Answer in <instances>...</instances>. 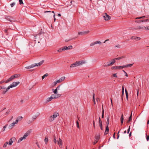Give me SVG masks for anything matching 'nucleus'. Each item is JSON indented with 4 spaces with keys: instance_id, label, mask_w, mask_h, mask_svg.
Masks as SVG:
<instances>
[{
    "instance_id": "f257e3e1",
    "label": "nucleus",
    "mask_w": 149,
    "mask_h": 149,
    "mask_svg": "<svg viewBox=\"0 0 149 149\" xmlns=\"http://www.w3.org/2000/svg\"><path fill=\"white\" fill-rule=\"evenodd\" d=\"M44 62V60H42L38 63H35L30 65L27 66L25 67L26 69H29L33 68L36 66H39L41 65Z\"/></svg>"
},
{
    "instance_id": "f03ea898",
    "label": "nucleus",
    "mask_w": 149,
    "mask_h": 149,
    "mask_svg": "<svg viewBox=\"0 0 149 149\" xmlns=\"http://www.w3.org/2000/svg\"><path fill=\"white\" fill-rule=\"evenodd\" d=\"M31 132L30 130H28L24 134L23 137H20L18 140L17 143H19L22 141L23 140L25 139L29 135Z\"/></svg>"
},
{
    "instance_id": "7ed1b4c3",
    "label": "nucleus",
    "mask_w": 149,
    "mask_h": 149,
    "mask_svg": "<svg viewBox=\"0 0 149 149\" xmlns=\"http://www.w3.org/2000/svg\"><path fill=\"white\" fill-rule=\"evenodd\" d=\"M19 84V82H14L8 87L7 90H9L10 88L14 87L17 86Z\"/></svg>"
},
{
    "instance_id": "20e7f679",
    "label": "nucleus",
    "mask_w": 149,
    "mask_h": 149,
    "mask_svg": "<svg viewBox=\"0 0 149 149\" xmlns=\"http://www.w3.org/2000/svg\"><path fill=\"white\" fill-rule=\"evenodd\" d=\"M59 115V114L57 112H55L54 113L53 115L51 116L49 118V120L50 121H53L54 119L56 118L57 116Z\"/></svg>"
},
{
    "instance_id": "39448f33",
    "label": "nucleus",
    "mask_w": 149,
    "mask_h": 149,
    "mask_svg": "<svg viewBox=\"0 0 149 149\" xmlns=\"http://www.w3.org/2000/svg\"><path fill=\"white\" fill-rule=\"evenodd\" d=\"M18 122V120L16 119L15 122H13V123L10 124L9 126V128L10 129H12L15 126V124H17Z\"/></svg>"
},
{
    "instance_id": "423d86ee",
    "label": "nucleus",
    "mask_w": 149,
    "mask_h": 149,
    "mask_svg": "<svg viewBox=\"0 0 149 149\" xmlns=\"http://www.w3.org/2000/svg\"><path fill=\"white\" fill-rule=\"evenodd\" d=\"M124 68L123 65L120 66H114L111 68L112 70H120Z\"/></svg>"
},
{
    "instance_id": "0eeeda50",
    "label": "nucleus",
    "mask_w": 149,
    "mask_h": 149,
    "mask_svg": "<svg viewBox=\"0 0 149 149\" xmlns=\"http://www.w3.org/2000/svg\"><path fill=\"white\" fill-rule=\"evenodd\" d=\"M103 17L104 20L106 21H108L111 19V17L106 13H105L104 15L103 16Z\"/></svg>"
},
{
    "instance_id": "6e6552de",
    "label": "nucleus",
    "mask_w": 149,
    "mask_h": 149,
    "mask_svg": "<svg viewBox=\"0 0 149 149\" xmlns=\"http://www.w3.org/2000/svg\"><path fill=\"white\" fill-rule=\"evenodd\" d=\"M98 44L100 45H102V43L101 42H100V41H95L94 42H93L92 43H91V44H90V46H93V45H95V44Z\"/></svg>"
},
{
    "instance_id": "1a4fd4ad",
    "label": "nucleus",
    "mask_w": 149,
    "mask_h": 149,
    "mask_svg": "<svg viewBox=\"0 0 149 149\" xmlns=\"http://www.w3.org/2000/svg\"><path fill=\"white\" fill-rule=\"evenodd\" d=\"M61 95L60 94H57V95H55V94H52L51 96L53 99L57 98L58 97H60L61 96Z\"/></svg>"
},
{
    "instance_id": "9d476101",
    "label": "nucleus",
    "mask_w": 149,
    "mask_h": 149,
    "mask_svg": "<svg viewBox=\"0 0 149 149\" xmlns=\"http://www.w3.org/2000/svg\"><path fill=\"white\" fill-rule=\"evenodd\" d=\"M44 13H49L50 14L53 13V17H54V22H55V21L56 19L55 17V14L54 13V11H53L52 12H51L50 11H45Z\"/></svg>"
},
{
    "instance_id": "9b49d317",
    "label": "nucleus",
    "mask_w": 149,
    "mask_h": 149,
    "mask_svg": "<svg viewBox=\"0 0 149 149\" xmlns=\"http://www.w3.org/2000/svg\"><path fill=\"white\" fill-rule=\"evenodd\" d=\"M65 77H62L60 78L59 79L57 80L58 83H59L62 81H63L65 79Z\"/></svg>"
},
{
    "instance_id": "f8f14e48",
    "label": "nucleus",
    "mask_w": 149,
    "mask_h": 149,
    "mask_svg": "<svg viewBox=\"0 0 149 149\" xmlns=\"http://www.w3.org/2000/svg\"><path fill=\"white\" fill-rule=\"evenodd\" d=\"M77 63L78 66L81 65H82L83 64H84L85 63V61H77Z\"/></svg>"
},
{
    "instance_id": "ddd939ff",
    "label": "nucleus",
    "mask_w": 149,
    "mask_h": 149,
    "mask_svg": "<svg viewBox=\"0 0 149 149\" xmlns=\"http://www.w3.org/2000/svg\"><path fill=\"white\" fill-rule=\"evenodd\" d=\"M89 31H84V32H78V34L79 35H84L88 33L89 32Z\"/></svg>"
},
{
    "instance_id": "4468645a",
    "label": "nucleus",
    "mask_w": 149,
    "mask_h": 149,
    "mask_svg": "<svg viewBox=\"0 0 149 149\" xmlns=\"http://www.w3.org/2000/svg\"><path fill=\"white\" fill-rule=\"evenodd\" d=\"M72 46H70L68 47L67 46H64L62 50H67L68 49H72Z\"/></svg>"
},
{
    "instance_id": "2eb2a0df",
    "label": "nucleus",
    "mask_w": 149,
    "mask_h": 149,
    "mask_svg": "<svg viewBox=\"0 0 149 149\" xmlns=\"http://www.w3.org/2000/svg\"><path fill=\"white\" fill-rule=\"evenodd\" d=\"M15 139V138L14 137L11 138L9 140V142H8V144L10 146L12 145L13 142V140H14Z\"/></svg>"
},
{
    "instance_id": "dca6fc26",
    "label": "nucleus",
    "mask_w": 149,
    "mask_h": 149,
    "mask_svg": "<svg viewBox=\"0 0 149 149\" xmlns=\"http://www.w3.org/2000/svg\"><path fill=\"white\" fill-rule=\"evenodd\" d=\"M78 66L77 64V61L74 63L71 64L70 66V68H74L75 67Z\"/></svg>"
},
{
    "instance_id": "f3484780",
    "label": "nucleus",
    "mask_w": 149,
    "mask_h": 149,
    "mask_svg": "<svg viewBox=\"0 0 149 149\" xmlns=\"http://www.w3.org/2000/svg\"><path fill=\"white\" fill-rule=\"evenodd\" d=\"M39 115V114H38L37 115H36L33 116L32 118L31 119L33 121H34L35 120L38 116Z\"/></svg>"
},
{
    "instance_id": "a211bd4d",
    "label": "nucleus",
    "mask_w": 149,
    "mask_h": 149,
    "mask_svg": "<svg viewBox=\"0 0 149 149\" xmlns=\"http://www.w3.org/2000/svg\"><path fill=\"white\" fill-rule=\"evenodd\" d=\"M57 144L58 145L60 144L63 143L62 140L60 138H59L58 140L57 141Z\"/></svg>"
},
{
    "instance_id": "6ab92c4d",
    "label": "nucleus",
    "mask_w": 149,
    "mask_h": 149,
    "mask_svg": "<svg viewBox=\"0 0 149 149\" xmlns=\"http://www.w3.org/2000/svg\"><path fill=\"white\" fill-rule=\"evenodd\" d=\"M149 20L148 19H146L145 20H137L135 22H147Z\"/></svg>"
},
{
    "instance_id": "aec40b11",
    "label": "nucleus",
    "mask_w": 149,
    "mask_h": 149,
    "mask_svg": "<svg viewBox=\"0 0 149 149\" xmlns=\"http://www.w3.org/2000/svg\"><path fill=\"white\" fill-rule=\"evenodd\" d=\"M145 26H137V29H141L142 30H145L144 28Z\"/></svg>"
},
{
    "instance_id": "412c9836",
    "label": "nucleus",
    "mask_w": 149,
    "mask_h": 149,
    "mask_svg": "<svg viewBox=\"0 0 149 149\" xmlns=\"http://www.w3.org/2000/svg\"><path fill=\"white\" fill-rule=\"evenodd\" d=\"M132 113H131V115L129 117V119L127 121V123H129L130 121L132 120Z\"/></svg>"
},
{
    "instance_id": "4be33fe9",
    "label": "nucleus",
    "mask_w": 149,
    "mask_h": 149,
    "mask_svg": "<svg viewBox=\"0 0 149 149\" xmlns=\"http://www.w3.org/2000/svg\"><path fill=\"white\" fill-rule=\"evenodd\" d=\"M123 120H124V118H123V115L122 114L121 115V118H120V121H121V124H122L123 123Z\"/></svg>"
},
{
    "instance_id": "5701e85b",
    "label": "nucleus",
    "mask_w": 149,
    "mask_h": 149,
    "mask_svg": "<svg viewBox=\"0 0 149 149\" xmlns=\"http://www.w3.org/2000/svg\"><path fill=\"white\" fill-rule=\"evenodd\" d=\"M53 92L56 95H57V94H58V93L57 90L56 89L55 90H54V89H52Z\"/></svg>"
},
{
    "instance_id": "b1692460",
    "label": "nucleus",
    "mask_w": 149,
    "mask_h": 149,
    "mask_svg": "<svg viewBox=\"0 0 149 149\" xmlns=\"http://www.w3.org/2000/svg\"><path fill=\"white\" fill-rule=\"evenodd\" d=\"M53 99L52 97H49L47 99V101L48 102L51 101Z\"/></svg>"
},
{
    "instance_id": "393cba45",
    "label": "nucleus",
    "mask_w": 149,
    "mask_h": 149,
    "mask_svg": "<svg viewBox=\"0 0 149 149\" xmlns=\"http://www.w3.org/2000/svg\"><path fill=\"white\" fill-rule=\"evenodd\" d=\"M132 64H129L127 65H123L124 68H126L128 67H131L132 66Z\"/></svg>"
},
{
    "instance_id": "a878e982",
    "label": "nucleus",
    "mask_w": 149,
    "mask_h": 149,
    "mask_svg": "<svg viewBox=\"0 0 149 149\" xmlns=\"http://www.w3.org/2000/svg\"><path fill=\"white\" fill-rule=\"evenodd\" d=\"M16 77V76L15 75H13L12 76H11L10 78V79L11 81H12V80L15 77Z\"/></svg>"
},
{
    "instance_id": "bb28decb",
    "label": "nucleus",
    "mask_w": 149,
    "mask_h": 149,
    "mask_svg": "<svg viewBox=\"0 0 149 149\" xmlns=\"http://www.w3.org/2000/svg\"><path fill=\"white\" fill-rule=\"evenodd\" d=\"M57 138L55 136H54V140L53 141L54 142L56 143V142H57V141L56 140Z\"/></svg>"
},
{
    "instance_id": "cd10ccee",
    "label": "nucleus",
    "mask_w": 149,
    "mask_h": 149,
    "mask_svg": "<svg viewBox=\"0 0 149 149\" xmlns=\"http://www.w3.org/2000/svg\"><path fill=\"white\" fill-rule=\"evenodd\" d=\"M7 126H8V125L7 124V125H5L3 127V128L2 129V131H3V132L5 130V129L6 128V127H7Z\"/></svg>"
},
{
    "instance_id": "c85d7f7f",
    "label": "nucleus",
    "mask_w": 149,
    "mask_h": 149,
    "mask_svg": "<svg viewBox=\"0 0 149 149\" xmlns=\"http://www.w3.org/2000/svg\"><path fill=\"white\" fill-rule=\"evenodd\" d=\"M8 144V142H6L5 143L3 144V148H6V147L7 145Z\"/></svg>"
},
{
    "instance_id": "c756f323",
    "label": "nucleus",
    "mask_w": 149,
    "mask_h": 149,
    "mask_svg": "<svg viewBox=\"0 0 149 149\" xmlns=\"http://www.w3.org/2000/svg\"><path fill=\"white\" fill-rule=\"evenodd\" d=\"M140 39H141V38L139 37H134V40H140Z\"/></svg>"
},
{
    "instance_id": "7c9ffc66",
    "label": "nucleus",
    "mask_w": 149,
    "mask_h": 149,
    "mask_svg": "<svg viewBox=\"0 0 149 149\" xmlns=\"http://www.w3.org/2000/svg\"><path fill=\"white\" fill-rule=\"evenodd\" d=\"M8 89V88L6 89V90H3V94H5L9 90H7Z\"/></svg>"
},
{
    "instance_id": "2f4dec72",
    "label": "nucleus",
    "mask_w": 149,
    "mask_h": 149,
    "mask_svg": "<svg viewBox=\"0 0 149 149\" xmlns=\"http://www.w3.org/2000/svg\"><path fill=\"white\" fill-rule=\"evenodd\" d=\"M48 138L46 137L44 140V141L45 142L46 144H47V142H48Z\"/></svg>"
},
{
    "instance_id": "473e14b6",
    "label": "nucleus",
    "mask_w": 149,
    "mask_h": 149,
    "mask_svg": "<svg viewBox=\"0 0 149 149\" xmlns=\"http://www.w3.org/2000/svg\"><path fill=\"white\" fill-rule=\"evenodd\" d=\"M116 62L115 60V59H113L112 60V61L110 62V64L113 65Z\"/></svg>"
},
{
    "instance_id": "72a5a7b5",
    "label": "nucleus",
    "mask_w": 149,
    "mask_h": 149,
    "mask_svg": "<svg viewBox=\"0 0 149 149\" xmlns=\"http://www.w3.org/2000/svg\"><path fill=\"white\" fill-rule=\"evenodd\" d=\"M22 118H23V117L22 116H19V117H18L17 118V119L18 120V121L19 120L20 121L22 119Z\"/></svg>"
},
{
    "instance_id": "f704fd0d",
    "label": "nucleus",
    "mask_w": 149,
    "mask_h": 149,
    "mask_svg": "<svg viewBox=\"0 0 149 149\" xmlns=\"http://www.w3.org/2000/svg\"><path fill=\"white\" fill-rule=\"evenodd\" d=\"M48 74L47 73H46L42 77V79H43L45 77H47Z\"/></svg>"
},
{
    "instance_id": "c9c22d12",
    "label": "nucleus",
    "mask_w": 149,
    "mask_h": 149,
    "mask_svg": "<svg viewBox=\"0 0 149 149\" xmlns=\"http://www.w3.org/2000/svg\"><path fill=\"white\" fill-rule=\"evenodd\" d=\"M125 92L126 94V98L127 100L128 99V93L126 89H125Z\"/></svg>"
},
{
    "instance_id": "e433bc0d",
    "label": "nucleus",
    "mask_w": 149,
    "mask_h": 149,
    "mask_svg": "<svg viewBox=\"0 0 149 149\" xmlns=\"http://www.w3.org/2000/svg\"><path fill=\"white\" fill-rule=\"evenodd\" d=\"M57 83H58V82L56 80L53 83V84L54 86H55Z\"/></svg>"
},
{
    "instance_id": "4c0bfd02",
    "label": "nucleus",
    "mask_w": 149,
    "mask_h": 149,
    "mask_svg": "<svg viewBox=\"0 0 149 149\" xmlns=\"http://www.w3.org/2000/svg\"><path fill=\"white\" fill-rule=\"evenodd\" d=\"M33 121L31 119V120H28L27 121V123L28 124H30V123H32Z\"/></svg>"
},
{
    "instance_id": "58836bf2",
    "label": "nucleus",
    "mask_w": 149,
    "mask_h": 149,
    "mask_svg": "<svg viewBox=\"0 0 149 149\" xmlns=\"http://www.w3.org/2000/svg\"><path fill=\"white\" fill-rule=\"evenodd\" d=\"M99 136H96L95 137V140H97L98 141V140L99 139Z\"/></svg>"
},
{
    "instance_id": "ea45409f",
    "label": "nucleus",
    "mask_w": 149,
    "mask_h": 149,
    "mask_svg": "<svg viewBox=\"0 0 149 149\" xmlns=\"http://www.w3.org/2000/svg\"><path fill=\"white\" fill-rule=\"evenodd\" d=\"M145 17V16H142V17H136V19H143L144 18V17Z\"/></svg>"
},
{
    "instance_id": "a19ab883",
    "label": "nucleus",
    "mask_w": 149,
    "mask_h": 149,
    "mask_svg": "<svg viewBox=\"0 0 149 149\" xmlns=\"http://www.w3.org/2000/svg\"><path fill=\"white\" fill-rule=\"evenodd\" d=\"M145 30H149V26H147L146 27H145Z\"/></svg>"
},
{
    "instance_id": "79ce46f5",
    "label": "nucleus",
    "mask_w": 149,
    "mask_h": 149,
    "mask_svg": "<svg viewBox=\"0 0 149 149\" xmlns=\"http://www.w3.org/2000/svg\"><path fill=\"white\" fill-rule=\"evenodd\" d=\"M19 4L20 5H21L22 4H23V1L22 0H19Z\"/></svg>"
},
{
    "instance_id": "37998d69",
    "label": "nucleus",
    "mask_w": 149,
    "mask_h": 149,
    "mask_svg": "<svg viewBox=\"0 0 149 149\" xmlns=\"http://www.w3.org/2000/svg\"><path fill=\"white\" fill-rule=\"evenodd\" d=\"M76 124H77V127L78 128H79V122L78 121H77Z\"/></svg>"
},
{
    "instance_id": "c03bdc74",
    "label": "nucleus",
    "mask_w": 149,
    "mask_h": 149,
    "mask_svg": "<svg viewBox=\"0 0 149 149\" xmlns=\"http://www.w3.org/2000/svg\"><path fill=\"white\" fill-rule=\"evenodd\" d=\"M107 125H109V118L108 117L107 120Z\"/></svg>"
},
{
    "instance_id": "a18cd8bd",
    "label": "nucleus",
    "mask_w": 149,
    "mask_h": 149,
    "mask_svg": "<svg viewBox=\"0 0 149 149\" xmlns=\"http://www.w3.org/2000/svg\"><path fill=\"white\" fill-rule=\"evenodd\" d=\"M15 3L13 2L10 4V6L11 7H13L15 5Z\"/></svg>"
},
{
    "instance_id": "49530a36",
    "label": "nucleus",
    "mask_w": 149,
    "mask_h": 149,
    "mask_svg": "<svg viewBox=\"0 0 149 149\" xmlns=\"http://www.w3.org/2000/svg\"><path fill=\"white\" fill-rule=\"evenodd\" d=\"M12 19H13L12 18H10L8 20H9V21H10V22H14L15 20H12Z\"/></svg>"
},
{
    "instance_id": "de8ad7c7",
    "label": "nucleus",
    "mask_w": 149,
    "mask_h": 149,
    "mask_svg": "<svg viewBox=\"0 0 149 149\" xmlns=\"http://www.w3.org/2000/svg\"><path fill=\"white\" fill-rule=\"evenodd\" d=\"M94 96H95V95H94V94H93V102H94V104H95V98H94Z\"/></svg>"
},
{
    "instance_id": "09e8293b",
    "label": "nucleus",
    "mask_w": 149,
    "mask_h": 149,
    "mask_svg": "<svg viewBox=\"0 0 149 149\" xmlns=\"http://www.w3.org/2000/svg\"><path fill=\"white\" fill-rule=\"evenodd\" d=\"M11 81L10 79L9 78L6 81V83H7L9 82L10 81Z\"/></svg>"
},
{
    "instance_id": "8fccbe9b",
    "label": "nucleus",
    "mask_w": 149,
    "mask_h": 149,
    "mask_svg": "<svg viewBox=\"0 0 149 149\" xmlns=\"http://www.w3.org/2000/svg\"><path fill=\"white\" fill-rule=\"evenodd\" d=\"M123 57H119L118 58H116L115 59V60H120L123 58Z\"/></svg>"
},
{
    "instance_id": "3c124183",
    "label": "nucleus",
    "mask_w": 149,
    "mask_h": 149,
    "mask_svg": "<svg viewBox=\"0 0 149 149\" xmlns=\"http://www.w3.org/2000/svg\"><path fill=\"white\" fill-rule=\"evenodd\" d=\"M99 125H101L102 124L101 120H99Z\"/></svg>"
},
{
    "instance_id": "603ef678",
    "label": "nucleus",
    "mask_w": 149,
    "mask_h": 149,
    "mask_svg": "<svg viewBox=\"0 0 149 149\" xmlns=\"http://www.w3.org/2000/svg\"><path fill=\"white\" fill-rule=\"evenodd\" d=\"M106 131H109V127H108V125H107L106 127Z\"/></svg>"
},
{
    "instance_id": "864d4df0",
    "label": "nucleus",
    "mask_w": 149,
    "mask_h": 149,
    "mask_svg": "<svg viewBox=\"0 0 149 149\" xmlns=\"http://www.w3.org/2000/svg\"><path fill=\"white\" fill-rule=\"evenodd\" d=\"M63 51H64V50H62V49L60 48L59 49L57 50V51L58 52H61Z\"/></svg>"
},
{
    "instance_id": "5fc2aeb1",
    "label": "nucleus",
    "mask_w": 149,
    "mask_h": 149,
    "mask_svg": "<svg viewBox=\"0 0 149 149\" xmlns=\"http://www.w3.org/2000/svg\"><path fill=\"white\" fill-rule=\"evenodd\" d=\"M60 86H58L56 88V89L58 91L60 90Z\"/></svg>"
},
{
    "instance_id": "6e6d98bb",
    "label": "nucleus",
    "mask_w": 149,
    "mask_h": 149,
    "mask_svg": "<svg viewBox=\"0 0 149 149\" xmlns=\"http://www.w3.org/2000/svg\"><path fill=\"white\" fill-rule=\"evenodd\" d=\"M123 71L124 72L125 74V75L127 77L128 76V75L127 74V73L124 70H123Z\"/></svg>"
},
{
    "instance_id": "4d7b16f0",
    "label": "nucleus",
    "mask_w": 149,
    "mask_h": 149,
    "mask_svg": "<svg viewBox=\"0 0 149 149\" xmlns=\"http://www.w3.org/2000/svg\"><path fill=\"white\" fill-rule=\"evenodd\" d=\"M146 140L148 141L149 139V136H147V134H146Z\"/></svg>"
},
{
    "instance_id": "13d9d810",
    "label": "nucleus",
    "mask_w": 149,
    "mask_h": 149,
    "mask_svg": "<svg viewBox=\"0 0 149 149\" xmlns=\"http://www.w3.org/2000/svg\"><path fill=\"white\" fill-rule=\"evenodd\" d=\"M36 144L37 145V146H38V148H40V146L38 143V142H36Z\"/></svg>"
},
{
    "instance_id": "bf43d9fd",
    "label": "nucleus",
    "mask_w": 149,
    "mask_h": 149,
    "mask_svg": "<svg viewBox=\"0 0 149 149\" xmlns=\"http://www.w3.org/2000/svg\"><path fill=\"white\" fill-rule=\"evenodd\" d=\"M97 141H98L97 140L95 139V141L93 142L94 145H95L97 142Z\"/></svg>"
},
{
    "instance_id": "052dcab7",
    "label": "nucleus",
    "mask_w": 149,
    "mask_h": 149,
    "mask_svg": "<svg viewBox=\"0 0 149 149\" xmlns=\"http://www.w3.org/2000/svg\"><path fill=\"white\" fill-rule=\"evenodd\" d=\"M113 76L114 77H117V74H116L115 73V74H113Z\"/></svg>"
},
{
    "instance_id": "680f3d73",
    "label": "nucleus",
    "mask_w": 149,
    "mask_h": 149,
    "mask_svg": "<svg viewBox=\"0 0 149 149\" xmlns=\"http://www.w3.org/2000/svg\"><path fill=\"white\" fill-rule=\"evenodd\" d=\"M108 132H109V131H107L105 130V132H104V135H106L108 133Z\"/></svg>"
},
{
    "instance_id": "e2e57ef3",
    "label": "nucleus",
    "mask_w": 149,
    "mask_h": 149,
    "mask_svg": "<svg viewBox=\"0 0 149 149\" xmlns=\"http://www.w3.org/2000/svg\"><path fill=\"white\" fill-rule=\"evenodd\" d=\"M59 145V147L60 148H62V146H63V143L60 144Z\"/></svg>"
},
{
    "instance_id": "0e129e2a",
    "label": "nucleus",
    "mask_w": 149,
    "mask_h": 149,
    "mask_svg": "<svg viewBox=\"0 0 149 149\" xmlns=\"http://www.w3.org/2000/svg\"><path fill=\"white\" fill-rule=\"evenodd\" d=\"M6 88V87L5 86H1V89H5Z\"/></svg>"
},
{
    "instance_id": "69168bd1",
    "label": "nucleus",
    "mask_w": 149,
    "mask_h": 149,
    "mask_svg": "<svg viewBox=\"0 0 149 149\" xmlns=\"http://www.w3.org/2000/svg\"><path fill=\"white\" fill-rule=\"evenodd\" d=\"M120 46L119 45H116L115 46V47H118V48H120Z\"/></svg>"
},
{
    "instance_id": "338daca9",
    "label": "nucleus",
    "mask_w": 149,
    "mask_h": 149,
    "mask_svg": "<svg viewBox=\"0 0 149 149\" xmlns=\"http://www.w3.org/2000/svg\"><path fill=\"white\" fill-rule=\"evenodd\" d=\"M99 126H100V127L101 129L102 130H103V128H102V124L101 125H99Z\"/></svg>"
},
{
    "instance_id": "774afa93",
    "label": "nucleus",
    "mask_w": 149,
    "mask_h": 149,
    "mask_svg": "<svg viewBox=\"0 0 149 149\" xmlns=\"http://www.w3.org/2000/svg\"><path fill=\"white\" fill-rule=\"evenodd\" d=\"M104 67H107V66H109V65H108V63H107V64H104Z\"/></svg>"
}]
</instances>
